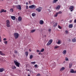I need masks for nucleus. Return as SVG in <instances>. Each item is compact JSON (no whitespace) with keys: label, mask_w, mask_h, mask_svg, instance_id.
Instances as JSON below:
<instances>
[{"label":"nucleus","mask_w":76,"mask_h":76,"mask_svg":"<svg viewBox=\"0 0 76 76\" xmlns=\"http://www.w3.org/2000/svg\"><path fill=\"white\" fill-rule=\"evenodd\" d=\"M6 26L8 28L10 27V22L9 20H8L6 21Z\"/></svg>","instance_id":"obj_1"},{"label":"nucleus","mask_w":76,"mask_h":76,"mask_svg":"<svg viewBox=\"0 0 76 76\" xmlns=\"http://www.w3.org/2000/svg\"><path fill=\"white\" fill-rule=\"evenodd\" d=\"M14 62L15 65H16V67H19V65H20V63H18V62L17 61H16L15 60L14 61Z\"/></svg>","instance_id":"obj_2"},{"label":"nucleus","mask_w":76,"mask_h":76,"mask_svg":"<svg viewBox=\"0 0 76 76\" xmlns=\"http://www.w3.org/2000/svg\"><path fill=\"white\" fill-rule=\"evenodd\" d=\"M14 37L16 39H17V38H18V37H19V34L18 33H15L14 34Z\"/></svg>","instance_id":"obj_3"},{"label":"nucleus","mask_w":76,"mask_h":76,"mask_svg":"<svg viewBox=\"0 0 76 76\" xmlns=\"http://www.w3.org/2000/svg\"><path fill=\"white\" fill-rule=\"evenodd\" d=\"M29 9H35L36 7L34 5H32L30 6L29 7Z\"/></svg>","instance_id":"obj_4"},{"label":"nucleus","mask_w":76,"mask_h":76,"mask_svg":"<svg viewBox=\"0 0 76 76\" xmlns=\"http://www.w3.org/2000/svg\"><path fill=\"white\" fill-rule=\"evenodd\" d=\"M36 10L38 12H40L41 11V7H39L36 9Z\"/></svg>","instance_id":"obj_5"},{"label":"nucleus","mask_w":76,"mask_h":76,"mask_svg":"<svg viewBox=\"0 0 76 76\" xmlns=\"http://www.w3.org/2000/svg\"><path fill=\"white\" fill-rule=\"evenodd\" d=\"M70 73H76V71H74V70H73V69H70Z\"/></svg>","instance_id":"obj_6"},{"label":"nucleus","mask_w":76,"mask_h":76,"mask_svg":"<svg viewBox=\"0 0 76 76\" xmlns=\"http://www.w3.org/2000/svg\"><path fill=\"white\" fill-rule=\"evenodd\" d=\"M0 12L1 13L3 12H6V10H4V9H2L0 11Z\"/></svg>","instance_id":"obj_7"},{"label":"nucleus","mask_w":76,"mask_h":76,"mask_svg":"<svg viewBox=\"0 0 76 76\" xmlns=\"http://www.w3.org/2000/svg\"><path fill=\"white\" fill-rule=\"evenodd\" d=\"M73 24H70L69 25L68 27L69 28H73Z\"/></svg>","instance_id":"obj_8"},{"label":"nucleus","mask_w":76,"mask_h":76,"mask_svg":"<svg viewBox=\"0 0 76 76\" xmlns=\"http://www.w3.org/2000/svg\"><path fill=\"white\" fill-rule=\"evenodd\" d=\"M17 9H18L19 10H21V6L20 5H18L17 6Z\"/></svg>","instance_id":"obj_9"},{"label":"nucleus","mask_w":76,"mask_h":76,"mask_svg":"<svg viewBox=\"0 0 76 76\" xmlns=\"http://www.w3.org/2000/svg\"><path fill=\"white\" fill-rule=\"evenodd\" d=\"M22 17L20 16H19L18 18V21H22Z\"/></svg>","instance_id":"obj_10"},{"label":"nucleus","mask_w":76,"mask_h":76,"mask_svg":"<svg viewBox=\"0 0 76 76\" xmlns=\"http://www.w3.org/2000/svg\"><path fill=\"white\" fill-rule=\"evenodd\" d=\"M39 23L41 25H42L44 24V21L42 20H40Z\"/></svg>","instance_id":"obj_11"},{"label":"nucleus","mask_w":76,"mask_h":76,"mask_svg":"<svg viewBox=\"0 0 76 76\" xmlns=\"http://www.w3.org/2000/svg\"><path fill=\"white\" fill-rule=\"evenodd\" d=\"M66 53H67V51H66V50H65L63 51L62 53L64 55H66Z\"/></svg>","instance_id":"obj_12"},{"label":"nucleus","mask_w":76,"mask_h":76,"mask_svg":"<svg viewBox=\"0 0 76 76\" xmlns=\"http://www.w3.org/2000/svg\"><path fill=\"white\" fill-rule=\"evenodd\" d=\"M11 18L12 20H15L16 19V18L15 16H11Z\"/></svg>","instance_id":"obj_13"},{"label":"nucleus","mask_w":76,"mask_h":76,"mask_svg":"<svg viewBox=\"0 0 76 76\" xmlns=\"http://www.w3.org/2000/svg\"><path fill=\"white\" fill-rule=\"evenodd\" d=\"M64 69H65L64 67H62V68L60 69V71L61 72V71L64 70Z\"/></svg>","instance_id":"obj_14"},{"label":"nucleus","mask_w":76,"mask_h":76,"mask_svg":"<svg viewBox=\"0 0 76 76\" xmlns=\"http://www.w3.org/2000/svg\"><path fill=\"white\" fill-rule=\"evenodd\" d=\"M72 67V64L71 63H70L69 64V67L70 69Z\"/></svg>","instance_id":"obj_15"},{"label":"nucleus","mask_w":76,"mask_h":76,"mask_svg":"<svg viewBox=\"0 0 76 76\" xmlns=\"http://www.w3.org/2000/svg\"><path fill=\"white\" fill-rule=\"evenodd\" d=\"M73 8H74V6H71L70 7L69 9V10H72V9H73Z\"/></svg>","instance_id":"obj_16"},{"label":"nucleus","mask_w":76,"mask_h":76,"mask_svg":"<svg viewBox=\"0 0 76 76\" xmlns=\"http://www.w3.org/2000/svg\"><path fill=\"white\" fill-rule=\"evenodd\" d=\"M25 54L26 57H28V52H25Z\"/></svg>","instance_id":"obj_17"},{"label":"nucleus","mask_w":76,"mask_h":76,"mask_svg":"<svg viewBox=\"0 0 76 76\" xmlns=\"http://www.w3.org/2000/svg\"><path fill=\"white\" fill-rule=\"evenodd\" d=\"M57 25H58V24L57 23H56L53 25V27H56V26H57Z\"/></svg>","instance_id":"obj_18"},{"label":"nucleus","mask_w":76,"mask_h":76,"mask_svg":"<svg viewBox=\"0 0 76 76\" xmlns=\"http://www.w3.org/2000/svg\"><path fill=\"white\" fill-rule=\"evenodd\" d=\"M0 55H1V56H4V55H5L4 53H2V52H1V51H0Z\"/></svg>","instance_id":"obj_19"},{"label":"nucleus","mask_w":76,"mask_h":76,"mask_svg":"<svg viewBox=\"0 0 76 76\" xmlns=\"http://www.w3.org/2000/svg\"><path fill=\"white\" fill-rule=\"evenodd\" d=\"M57 44H61V40H58V42H57Z\"/></svg>","instance_id":"obj_20"},{"label":"nucleus","mask_w":76,"mask_h":76,"mask_svg":"<svg viewBox=\"0 0 76 76\" xmlns=\"http://www.w3.org/2000/svg\"><path fill=\"white\" fill-rule=\"evenodd\" d=\"M4 70V69L3 68H0V72L1 73V72H3V71Z\"/></svg>","instance_id":"obj_21"},{"label":"nucleus","mask_w":76,"mask_h":76,"mask_svg":"<svg viewBox=\"0 0 76 76\" xmlns=\"http://www.w3.org/2000/svg\"><path fill=\"white\" fill-rule=\"evenodd\" d=\"M72 41L73 42H76V39H75V38L73 39H72Z\"/></svg>","instance_id":"obj_22"},{"label":"nucleus","mask_w":76,"mask_h":76,"mask_svg":"<svg viewBox=\"0 0 76 76\" xmlns=\"http://www.w3.org/2000/svg\"><path fill=\"white\" fill-rule=\"evenodd\" d=\"M56 9H60V6L58 5L56 7Z\"/></svg>","instance_id":"obj_23"},{"label":"nucleus","mask_w":76,"mask_h":76,"mask_svg":"<svg viewBox=\"0 0 76 76\" xmlns=\"http://www.w3.org/2000/svg\"><path fill=\"white\" fill-rule=\"evenodd\" d=\"M60 47V46H56L54 47V49H56V48H59Z\"/></svg>","instance_id":"obj_24"},{"label":"nucleus","mask_w":76,"mask_h":76,"mask_svg":"<svg viewBox=\"0 0 76 76\" xmlns=\"http://www.w3.org/2000/svg\"><path fill=\"white\" fill-rule=\"evenodd\" d=\"M51 43H50L48 42L47 44V45H51Z\"/></svg>","instance_id":"obj_25"},{"label":"nucleus","mask_w":76,"mask_h":76,"mask_svg":"<svg viewBox=\"0 0 76 76\" xmlns=\"http://www.w3.org/2000/svg\"><path fill=\"white\" fill-rule=\"evenodd\" d=\"M57 1H58V0H54L53 1V3H55Z\"/></svg>","instance_id":"obj_26"},{"label":"nucleus","mask_w":76,"mask_h":76,"mask_svg":"<svg viewBox=\"0 0 76 76\" xmlns=\"http://www.w3.org/2000/svg\"><path fill=\"white\" fill-rule=\"evenodd\" d=\"M16 68V66H12V69H15Z\"/></svg>","instance_id":"obj_27"},{"label":"nucleus","mask_w":76,"mask_h":76,"mask_svg":"<svg viewBox=\"0 0 76 76\" xmlns=\"http://www.w3.org/2000/svg\"><path fill=\"white\" fill-rule=\"evenodd\" d=\"M36 15V14H35V13H33L32 14V16H33V17L35 16Z\"/></svg>","instance_id":"obj_28"},{"label":"nucleus","mask_w":76,"mask_h":76,"mask_svg":"<svg viewBox=\"0 0 76 76\" xmlns=\"http://www.w3.org/2000/svg\"><path fill=\"white\" fill-rule=\"evenodd\" d=\"M50 43H51V44L52 43V42H53V39H50V40L48 41Z\"/></svg>","instance_id":"obj_29"},{"label":"nucleus","mask_w":76,"mask_h":76,"mask_svg":"<svg viewBox=\"0 0 76 76\" xmlns=\"http://www.w3.org/2000/svg\"><path fill=\"white\" fill-rule=\"evenodd\" d=\"M30 59H32L33 58V55H31L29 57Z\"/></svg>","instance_id":"obj_30"},{"label":"nucleus","mask_w":76,"mask_h":76,"mask_svg":"<svg viewBox=\"0 0 76 76\" xmlns=\"http://www.w3.org/2000/svg\"><path fill=\"white\" fill-rule=\"evenodd\" d=\"M35 30H32L31 31V33H33V32H35Z\"/></svg>","instance_id":"obj_31"},{"label":"nucleus","mask_w":76,"mask_h":76,"mask_svg":"<svg viewBox=\"0 0 76 76\" xmlns=\"http://www.w3.org/2000/svg\"><path fill=\"white\" fill-rule=\"evenodd\" d=\"M31 64H35L36 62L35 61H34V62H31Z\"/></svg>","instance_id":"obj_32"},{"label":"nucleus","mask_w":76,"mask_h":76,"mask_svg":"<svg viewBox=\"0 0 76 76\" xmlns=\"http://www.w3.org/2000/svg\"><path fill=\"white\" fill-rule=\"evenodd\" d=\"M58 13H57V12H56V14L54 16L55 17H57V15H58Z\"/></svg>","instance_id":"obj_33"},{"label":"nucleus","mask_w":76,"mask_h":76,"mask_svg":"<svg viewBox=\"0 0 76 76\" xmlns=\"http://www.w3.org/2000/svg\"><path fill=\"white\" fill-rule=\"evenodd\" d=\"M44 48L42 49L40 51V52H44Z\"/></svg>","instance_id":"obj_34"},{"label":"nucleus","mask_w":76,"mask_h":76,"mask_svg":"<svg viewBox=\"0 0 76 76\" xmlns=\"http://www.w3.org/2000/svg\"><path fill=\"white\" fill-rule=\"evenodd\" d=\"M10 12H13V9L12 8L10 9Z\"/></svg>","instance_id":"obj_35"},{"label":"nucleus","mask_w":76,"mask_h":76,"mask_svg":"<svg viewBox=\"0 0 76 76\" xmlns=\"http://www.w3.org/2000/svg\"><path fill=\"white\" fill-rule=\"evenodd\" d=\"M58 14H61L62 13V12L61 11H59L58 12H57Z\"/></svg>","instance_id":"obj_36"},{"label":"nucleus","mask_w":76,"mask_h":76,"mask_svg":"<svg viewBox=\"0 0 76 76\" xmlns=\"http://www.w3.org/2000/svg\"><path fill=\"white\" fill-rule=\"evenodd\" d=\"M65 60L66 61H69L68 58L66 57Z\"/></svg>","instance_id":"obj_37"},{"label":"nucleus","mask_w":76,"mask_h":76,"mask_svg":"<svg viewBox=\"0 0 76 76\" xmlns=\"http://www.w3.org/2000/svg\"><path fill=\"white\" fill-rule=\"evenodd\" d=\"M68 32H69V31L67 30L65 31V33L66 34H67Z\"/></svg>","instance_id":"obj_38"},{"label":"nucleus","mask_w":76,"mask_h":76,"mask_svg":"<svg viewBox=\"0 0 76 76\" xmlns=\"http://www.w3.org/2000/svg\"><path fill=\"white\" fill-rule=\"evenodd\" d=\"M34 67L35 68H37V67H38V65L37 64H35L34 65Z\"/></svg>","instance_id":"obj_39"},{"label":"nucleus","mask_w":76,"mask_h":76,"mask_svg":"<svg viewBox=\"0 0 76 76\" xmlns=\"http://www.w3.org/2000/svg\"><path fill=\"white\" fill-rule=\"evenodd\" d=\"M14 53H15V54H17V53H18V51L16 50H15Z\"/></svg>","instance_id":"obj_40"},{"label":"nucleus","mask_w":76,"mask_h":76,"mask_svg":"<svg viewBox=\"0 0 76 76\" xmlns=\"http://www.w3.org/2000/svg\"><path fill=\"white\" fill-rule=\"evenodd\" d=\"M5 44H7V41H6L4 42Z\"/></svg>","instance_id":"obj_41"},{"label":"nucleus","mask_w":76,"mask_h":76,"mask_svg":"<svg viewBox=\"0 0 76 76\" xmlns=\"http://www.w3.org/2000/svg\"><path fill=\"white\" fill-rule=\"evenodd\" d=\"M37 53H39V52H41V51L39 50H37Z\"/></svg>","instance_id":"obj_42"},{"label":"nucleus","mask_w":76,"mask_h":76,"mask_svg":"<svg viewBox=\"0 0 76 76\" xmlns=\"http://www.w3.org/2000/svg\"><path fill=\"white\" fill-rule=\"evenodd\" d=\"M58 28H59V29H61V27L60 26L58 25Z\"/></svg>","instance_id":"obj_43"},{"label":"nucleus","mask_w":76,"mask_h":76,"mask_svg":"<svg viewBox=\"0 0 76 76\" xmlns=\"http://www.w3.org/2000/svg\"><path fill=\"white\" fill-rule=\"evenodd\" d=\"M26 9H28V6L27 5L26 6Z\"/></svg>","instance_id":"obj_44"},{"label":"nucleus","mask_w":76,"mask_h":76,"mask_svg":"<svg viewBox=\"0 0 76 76\" xmlns=\"http://www.w3.org/2000/svg\"><path fill=\"white\" fill-rule=\"evenodd\" d=\"M51 29H50V28H49V29H48V31H49V32H51Z\"/></svg>","instance_id":"obj_45"},{"label":"nucleus","mask_w":76,"mask_h":76,"mask_svg":"<svg viewBox=\"0 0 76 76\" xmlns=\"http://www.w3.org/2000/svg\"><path fill=\"white\" fill-rule=\"evenodd\" d=\"M40 76V74L39 73H38L36 75V76Z\"/></svg>","instance_id":"obj_46"},{"label":"nucleus","mask_w":76,"mask_h":76,"mask_svg":"<svg viewBox=\"0 0 76 76\" xmlns=\"http://www.w3.org/2000/svg\"><path fill=\"white\" fill-rule=\"evenodd\" d=\"M7 39L6 38H4L3 39L4 41H6Z\"/></svg>","instance_id":"obj_47"},{"label":"nucleus","mask_w":76,"mask_h":76,"mask_svg":"<svg viewBox=\"0 0 76 76\" xmlns=\"http://www.w3.org/2000/svg\"><path fill=\"white\" fill-rule=\"evenodd\" d=\"M1 36L0 35V42H1Z\"/></svg>","instance_id":"obj_48"},{"label":"nucleus","mask_w":76,"mask_h":76,"mask_svg":"<svg viewBox=\"0 0 76 76\" xmlns=\"http://www.w3.org/2000/svg\"><path fill=\"white\" fill-rule=\"evenodd\" d=\"M29 4H31V1H29Z\"/></svg>","instance_id":"obj_49"},{"label":"nucleus","mask_w":76,"mask_h":76,"mask_svg":"<svg viewBox=\"0 0 76 76\" xmlns=\"http://www.w3.org/2000/svg\"><path fill=\"white\" fill-rule=\"evenodd\" d=\"M26 5H28V4H28V2H26Z\"/></svg>","instance_id":"obj_50"},{"label":"nucleus","mask_w":76,"mask_h":76,"mask_svg":"<svg viewBox=\"0 0 76 76\" xmlns=\"http://www.w3.org/2000/svg\"><path fill=\"white\" fill-rule=\"evenodd\" d=\"M73 9H71V10L70 11L72 12L73 11Z\"/></svg>","instance_id":"obj_51"},{"label":"nucleus","mask_w":76,"mask_h":76,"mask_svg":"<svg viewBox=\"0 0 76 76\" xmlns=\"http://www.w3.org/2000/svg\"><path fill=\"white\" fill-rule=\"evenodd\" d=\"M29 51L31 52V49H29Z\"/></svg>","instance_id":"obj_52"},{"label":"nucleus","mask_w":76,"mask_h":76,"mask_svg":"<svg viewBox=\"0 0 76 76\" xmlns=\"http://www.w3.org/2000/svg\"><path fill=\"white\" fill-rule=\"evenodd\" d=\"M39 55H40V54H41V52H39Z\"/></svg>","instance_id":"obj_53"},{"label":"nucleus","mask_w":76,"mask_h":76,"mask_svg":"<svg viewBox=\"0 0 76 76\" xmlns=\"http://www.w3.org/2000/svg\"><path fill=\"white\" fill-rule=\"evenodd\" d=\"M54 23H55V22H53V24H54Z\"/></svg>","instance_id":"obj_54"},{"label":"nucleus","mask_w":76,"mask_h":76,"mask_svg":"<svg viewBox=\"0 0 76 76\" xmlns=\"http://www.w3.org/2000/svg\"><path fill=\"white\" fill-rule=\"evenodd\" d=\"M28 71H29V69H28Z\"/></svg>","instance_id":"obj_55"},{"label":"nucleus","mask_w":76,"mask_h":76,"mask_svg":"<svg viewBox=\"0 0 76 76\" xmlns=\"http://www.w3.org/2000/svg\"><path fill=\"white\" fill-rule=\"evenodd\" d=\"M42 54H41V55H42Z\"/></svg>","instance_id":"obj_56"},{"label":"nucleus","mask_w":76,"mask_h":76,"mask_svg":"<svg viewBox=\"0 0 76 76\" xmlns=\"http://www.w3.org/2000/svg\"><path fill=\"white\" fill-rule=\"evenodd\" d=\"M47 76H48V75H47Z\"/></svg>","instance_id":"obj_57"}]
</instances>
